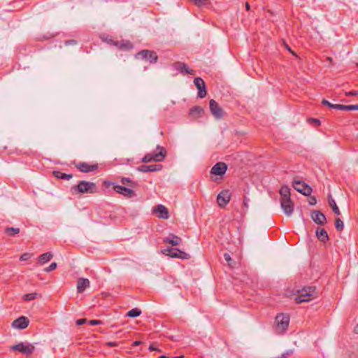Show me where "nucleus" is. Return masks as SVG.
Returning a JSON list of instances; mask_svg holds the SVG:
<instances>
[{"label":"nucleus","mask_w":358,"mask_h":358,"mask_svg":"<svg viewBox=\"0 0 358 358\" xmlns=\"http://www.w3.org/2000/svg\"><path fill=\"white\" fill-rule=\"evenodd\" d=\"M322 103L323 105L327 106L330 108H333V109H334V106H336V104L331 103H330L329 101H327L326 99H323L322 101Z\"/></svg>","instance_id":"41"},{"label":"nucleus","mask_w":358,"mask_h":358,"mask_svg":"<svg viewBox=\"0 0 358 358\" xmlns=\"http://www.w3.org/2000/svg\"><path fill=\"white\" fill-rule=\"evenodd\" d=\"M328 201H329V205L331 208L334 213L336 215H339L341 214L340 210H339L338 207L337 206L335 200L332 198L331 195H330V194L328 196Z\"/></svg>","instance_id":"29"},{"label":"nucleus","mask_w":358,"mask_h":358,"mask_svg":"<svg viewBox=\"0 0 358 358\" xmlns=\"http://www.w3.org/2000/svg\"><path fill=\"white\" fill-rule=\"evenodd\" d=\"M280 206L285 215H292L294 211V203L291 199H280Z\"/></svg>","instance_id":"12"},{"label":"nucleus","mask_w":358,"mask_h":358,"mask_svg":"<svg viewBox=\"0 0 358 358\" xmlns=\"http://www.w3.org/2000/svg\"><path fill=\"white\" fill-rule=\"evenodd\" d=\"M4 231L8 236H14L20 232V229L17 227H6Z\"/></svg>","instance_id":"32"},{"label":"nucleus","mask_w":358,"mask_h":358,"mask_svg":"<svg viewBox=\"0 0 358 358\" xmlns=\"http://www.w3.org/2000/svg\"><path fill=\"white\" fill-rule=\"evenodd\" d=\"M163 253L172 258L187 259L190 257L189 254L178 248H168L163 251Z\"/></svg>","instance_id":"8"},{"label":"nucleus","mask_w":358,"mask_h":358,"mask_svg":"<svg viewBox=\"0 0 358 358\" xmlns=\"http://www.w3.org/2000/svg\"><path fill=\"white\" fill-rule=\"evenodd\" d=\"M308 203L311 206H314L317 203V200H316V198L315 196H310L309 198V201H308Z\"/></svg>","instance_id":"45"},{"label":"nucleus","mask_w":358,"mask_h":358,"mask_svg":"<svg viewBox=\"0 0 358 358\" xmlns=\"http://www.w3.org/2000/svg\"><path fill=\"white\" fill-rule=\"evenodd\" d=\"M114 46L117 47L121 50H129L133 48V44L130 41L124 40L114 42Z\"/></svg>","instance_id":"22"},{"label":"nucleus","mask_w":358,"mask_h":358,"mask_svg":"<svg viewBox=\"0 0 358 358\" xmlns=\"http://www.w3.org/2000/svg\"><path fill=\"white\" fill-rule=\"evenodd\" d=\"M209 108L212 115L217 119H220L223 116V110L219 104L214 100L209 101Z\"/></svg>","instance_id":"11"},{"label":"nucleus","mask_w":358,"mask_h":358,"mask_svg":"<svg viewBox=\"0 0 358 358\" xmlns=\"http://www.w3.org/2000/svg\"><path fill=\"white\" fill-rule=\"evenodd\" d=\"M231 199V194L229 190H223L217 197V201L220 207L225 206Z\"/></svg>","instance_id":"15"},{"label":"nucleus","mask_w":358,"mask_h":358,"mask_svg":"<svg viewBox=\"0 0 358 358\" xmlns=\"http://www.w3.org/2000/svg\"><path fill=\"white\" fill-rule=\"evenodd\" d=\"M227 170V166L224 162L216 163L210 170V173L215 176H223Z\"/></svg>","instance_id":"13"},{"label":"nucleus","mask_w":358,"mask_h":358,"mask_svg":"<svg viewBox=\"0 0 358 358\" xmlns=\"http://www.w3.org/2000/svg\"><path fill=\"white\" fill-rule=\"evenodd\" d=\"M293 187L295 190L306 196L310 195L312 192V188L303 181L294 180Z\"/></svg>","instance_id":"9"},{"label":"nucleus","mask_w":358,"mask_h":358,"mask_svg":"<svg viewBox=\"0 0 358 358\" xmlns=\"http://www.w3.org/2000/svg\"><path fill=\"white\" fill-rule=\"evenodd\" d=\"M29 324V320L27 317L21 316L15 320L12 323V327L17 329H24Z\"/></svg>","instance_id":"16"},{"label":"nucleus","mask_w":358,"mask_h":358,"mask_svg":"<svg viewBox=\"0 0 358 358\" xmlns=\"http://www.w3.org/2000/svg\"><path fill=\"white\" fill-rule=\"evenodd\" d=\"M76 43H77V41H75V40H69V41H65V45H75Z\"/></svg>","instance_id":"46"},{"label":"nucleus","mask_w":358,"mask_h":358,"mask_svg":"<svg viewBox=\"0 0 358 358\" xmlns=\"http://www.w3.org/2000/svg\"><path fill=\"white\" fill-rule=\"evenodd\" d=\"M182 239L173 234H170L168 237L163 238V243H168L173 246L180 245Z\"/></svg>","instance_id":"20"},{"label":"nucleus","mask_w":358,"mask_h":358,"mask_svg":"<svg viewBox=\"0 0 358 358\" xmlns=\"http://www.w3.org/2000/svg\"><path fill=\"white\" fill-rule=\"evenodd\" d=\"M157 149L158 152L148 153L142 159L143 163H149L150 162H159L164 160L166 155V150L164 148L157 145Z\"/></svg>","instance_id":"3"},{"label":"nucleus","mask_w":358,"mask_h":358,"mask_svg":"<svg viewBox=\"0 0 358 358\" xmlns=\"http://www.w3.org/2000/svg\"><path fill=\"white\" fill-rule=\"evenodd\" d=\"M224 260L228 263L229 266H231V262H233V259H231V256L228 253L224 254Z\"/></svg>","instance_id":"39"},{"label":"nucleus","mask_w":358,"mask_h":358,"mask_svg":"<svg viewBox=\"0 0 358 358\" xmlns=\"http://www.w3.org/2000/svg\"><path fill=\"white\" fill-rule=\"evenodd\" d=\"M355 331L358 334V324L355 327Z\"/></svg>","instance_id":"54"},{"label":"nucleus","mask_w":358,"mask_h":358,"mask_svg":"<svg viewBox=\"0 0 358 358\" xmlns=\"http://www.w3.org/2000/svg\"><path fill=\"white\" fill-rule=\"evenodd\" d=\"M136 59H141L149 62L150 64H155L158 60V56L155 51L143 50L136 54Z\"/></svg>","instance_id":"6"},{"label":"nucleus","mask_w":358,"mask_h":358,"mask_svg":"<svg viewBox=\"0 0 358 358\" xmlns=\"http://www.w3.org/2000/svg\"><path fill=\"white\" fill-rule=\"evenodd\" d=\"M334 109L341 110H358V104H356V105L336 104V106H334Z\"/></svg>","instance_id":"26"},{"label":"nucleus","mask_w":358,"mask_h":358,"mask_svg":"<svg viewBox=\"0 0 358 358\" xmlns=\"http://www.w3.org/2000/svg\"><path fill=\"white\" fill-rule=\"evenodd\" d=\"M311 218L314 222L324 225L327 222V218L325 215L318 210H313L311 213Z\"/></svg>","instance_id":"18"},{"label":"nucleus","mask_w":358,"mask_h":358,"mask_svg":"<svg viewBox=\"0 0 358 358\" xmlns=\"http://www.w3.org/2000/svg\"><path fill=\"white\" fill-rule=\"evenodd\" d=\"M11 350L18 351L23 355L29 357L35 350V347L29 343L21 342L17 345H13L10 348Z\"/></svg>","instance_id":"7"},{"label":"nucleus","mask_w":358,"mask_h":358,"mask_svg":"<svg viewBox=\"0 0 358 358\" xmlns=\"http://www.w3.org/2000/svg\"><path fill=\"white\" fill-rule=\"evenodd\" d=\"M104 186L106 187L113 186V189L115 192L119 193L127 198H133L136 196L135 192L133 189L124 186L116 185L115 182L105 181Z\"/></svg>","instance_id":"4"},{"label":"nucleus","mask_w":358,"mask_h":358,"mask_svg":"<svg viewBox=\"0 0 358 358\" xmlns=\"http://www.w3.org/2000/svg\"><path fill=\"white\" fill-rule=\"evenodd\" d=\"M196 6L201 7L209 3V0H191Z\"/></svg>","instance_id":"35"},{"label":"nucleus","mask_w":358,"mask_h":358,"mask_svg":"<svg viewBox=\"0 0 358 358\" xmlns=\"http://www.w3.org/2000/svg\"><path fill=\"white\" fill-rule=\"evenodd\" d=\"M335 228L337 231H341L344 228L343 222L340 218H336L335 220Z\"/></svg>","instance_id":"34"},{"label":"nucleus","mask_w":358,"mask_h":358,"mask_svg":"<svg viewBox=\"0 0 358 358\" xmlns=\"http://www.w3.org/2000/svg\"><path fill=\"white\" fill-rule=\"evenodd\" d=\"M52 253L50 252L43 253L38 257V263L42 265L45 264V263L48 262L52 258Z\"/></svg>","instance_id":"28"},{"label":"nucleus","mask_w":358,"mask_h":358,"mask_svg":"<svg viewBox=\"0 0 358 358\" xmlns=\"http://www.w3.org/2000/svg\"><path fill=\"white\" fill-rule=\"evenodd\" d=\"M280 199H289L290 198V188L287 185H283L280 189Z\"/></svg>","instance_id":"27"},{"label":"nucleus","mask_w":358,"mask_h":358,"mask_svg":"<svg viewBox=\"0 0 358 358\" xmlns=\"http://www.w3.org/2000/svg\"><path fill=\"white\" fill-rule=\"evenodd\" d=\"M90 325L94 326V325H99L101 324L103 322L101 320H91L88 322Z\"/></svg>","instance_id":"40"},{"label":"nucleus","mask_w":358,"mask_h":358,"mask_svg":"<svg viewBox=\"0 0 358 358\" xmlns=\"http://www.w3.org/2000/svg\"><path fill=\"white\" fill-rule=\"evenodd\" d=\"M285 48H286V49H287L289 52H291L292 55H295V52H293V51L291 50V48H289V46L288 45H287V44H286V45H285Z\"/></svg>","instance_id":"51"},{"label":"nucleus","mask_w":358,"mask_h":358,"mask_svg":"<svg viewBox=\"0 0 358 358\" xmlns=\"http://www.w3.org/2000/svg\"><path fill=\"white\" fill-rule=\"evenodd\" d=\"M121 183L122 185H128V186L131 187H135L136 186H137V182L131 180L129 178H124V177L122 178H121Z\"/></svg>","instance_id":"31"},{"label":"nucleus","mask_w":358,"mask_h":358,"mask_svg":"<svg viewBox=\"0 0 358 358\" xmlns=\"http://www.w3.org/2000/svg\"><path fill=\"white\" fill-rule=\"evenodd\" d=\"M141 343H142L141 341H136L133 342L132 346H138V345H141Z\"/></svg>","instance_id":"50"},{"label":"nucleus","mask_w":358,"mask_h":358,"mask_svg":"<svg viewBox=\"0 0 358 358\" xmlns=\"http://www.w3.org/2000/svg\"><path fill=\"white\" fill-rule=\"evenodd\" d=\"M172 358H182V357H173Z\"/></svg>","instance_id":"56"},{"label":"nucleus","mask_w":358,"mask_h":358,"mask_svg":"<svg viewBox=\"0 0 358 358\" xmlns=\"http://www.w3.org/2000/svg\"><path fill=\"white\" fill-rule=\"evenodd\" d=\"M194 83L198 90V97L200 99L204 98L207 94L206 87L204 80L199 77L195 78L194 80Z\"/></svg>","instance_id":"10"},{"label":"nucleus","mask_w":358,"mask_h":358,"mask_svg":"<svg viewBox=\"0 0 358 358\" xmlns=\"http://www.w3.org/2000/svg\"><path fill=\"white\" fill-rule=\"evenodd\" d=\"M148 350L150 351H160V350L155 347L153 344L150 345Z\"/></svg>","instance_id":"48"},{"label":"nucleus","mask_w":358,"mask_h":358,"mask_svg":"<svg viewBox=\"0 0 358 358\" xmlns=\"http://www.w3.org/2000/svg\"><path fill=\"white\" fill-rule=\"evenodd\" d=\"M141 314V310L137 308L130 310L127 313V316L129 317H136Z\"/></svg>","instance_id":"33"},{"label":"nucleus","mask_w":358,"mask_h":358,"mask_svg":"<svg viewBox=\"0 0 358 358\" xmlns=\"http://www.w3.org/2000/svg\"><path fill=\"white\" fill-rule=\"evenodd\" d=\"M90 282L87 278H81L78 280L77 291L78 293H83L86 288L89 287Z\"/></svg>","instance_id":"21"},{"label":"nucleus","mask_w":358,"mask_h":358,"mask_svg":"<svg viewBox=\"0 0 358 358\" xmlns=\"http://www.w3.org/2000/svg\"><path fill=\"white\" fill-rule=\"evenodd\" d=\"M87 322V319L82 318V319L77 320L76 322V324L78 326H80V325L85 324Z\"/></svg>","instance_id":"44"},{"label":"nucleus","mask_w":358,"mask_h":358,"mask_svg":"<svg viewBox=\"0 0 358 358\" xmlns=\"http://www.w3.org/2000/svg\"><path fill=\"white\" fill-rule=\"evenodd\" d=\"M245 8H246V9H247L248 10H250V4H249L248 3H245Z\"/></svg>","instance_id":"53"},{"label":"nucleus","mask_w":358,"mask_h":358,"mask_svg":"<svg viewBox=\"0 0 358 358\" xmlns=\"http://www.w3.org/2000/svg\"><path fill=\"white\" fill-rule=\"evenodd\" d=\"M294 353L293 350H287L283 352L280 356L273 357V358H288L292 356Z\"/></svg>","instance_id":"36"},{"label":"nucleus","mask_w":358,"mask_h":358,"mask_svg":"<svg viewBox=\"0 0 358 358\" xmlns=\"http://www.w3.org/2000/svg\"><path fill=\"white\" fill-rule=\"evenodd\" d=\"M116 41H114L112 38H109L108 40H107L108 43L113 45H114V42H116Z\"/></svg>","instance_id":"52"},{"label":"nucleus","mask_w":358,"mask_h":358,"mask_svg":"<svg viewBox=\"0 0 358 358\" xmlns=\"http://www.w3.org/2000/svg\"><path fill=\"white\" fill-rule=\"evenodd\" d=\"M159 358H169V357H166V355H162L159 357Z\"/></svg>","instance_id":"55"},{"label":"nucleus","mask_w":358,"mask_h":358,"mask_svg":"<svg viewBox=\"0 0 358 358\" xmlns=\"http://www.w3.org/2000/svg\"><path fill=\"white\" fill-rule=\"evenodd\" d=\"M310 121L315 123L316 125L320 124V121L317 119L311 118L310 119Z\"/></svg>","instance_id":"49"},{"label":"nucleus","mask_w":358,"mask_h":358,"mask_svg":"<svg viewBox=\"0 0 358 358\" xmlns=\"http://www.w3.org/2000/svg\"><path fill=\"white\" fill-rule=\"evenodd\" d=\"M76 167L82 173H90L97 170L98 164H90L87 162H80L76 165Z\"/></svg>","instance_id":"14"},{"label":"nucleus","mask_w":358,"mask_h":358,"mask_svg":"<svg viewBox=\"0 0 358 358\" xmlns=\"http://www.w3.org/2000/svg\"><path fill=\"white\" fill-rule=\"evenodd\" d=\"M57 263L52 262L49 266L44 268V271L48 272V273L51 272V271H54L57 268Z\"/></svg>","instance_id":"38"},{"label":"nucleus","mask_w":358,"mask_h":358,"mask_svg":"<svg viewBox=\"0 0 358 358\" xmlns=\"http://www.w3.org/2000/svg\"><path fill=\"white\" fill-rule=\"evenodd\" d=\"M173 68L180 73L183 74H194V70L189 69V67L185 63L180 62H175L173 64Z\"/></svg>","instance_id":"17"},{"label":"nucleus","mask_w":358,"mask_h":358,"mask_svg":"<svg viewBox=\"0 0 358 358\" xmlns=\"http://www.w3.org/2000/svg\"><path fill=\"white\" fill-rule=\"evenodd\" d=\"M204 110L200 106H194L189 110V115L193 119H196L203 115Z\"/></svg>","instance_id":"24"},{"label":"nucleus","mask_w":358,"mask_h":358,"mask_svg":"<svg viewBox=\"0 0 358 358\" xmlns=\"http://www.w3.org/2000/svg\"><path fill=\"white\" fill-rule=\"evenodd\" d=\"M315 291V287H303L301 290L299 291V295L295 297V303L299 304L303 302L310 301L314 298V295L316 293Z\"/></svg>","instance_id":"2"},{"label":"nucleus","mask_w":358,"mask_h":358,"mask_svg":"<svg viewBox=\"0 0 358 358\" xmlns=\"http://www.w3.org/2000/svg\"><path fill=\"white\" fill-rule=\"evenodd\" d=\"M52 174L57 178L67 180H70L73 177L72 174H66L59 171H54Z\"/></svg>","instance_id":"30"},{"label":"nucleus","mask_w":358,"mask_h":358,"mask_svg":"<svg viewBox=\"0 0 358 358\" xmlns=\"http://www.w3.org/2000/svg\"><path fill=\"white\" fill-rule=\"evenodd\" d=\"M316 236L322 243H327L329 241V236L327 231L322 228L316 230Z\"/></svg>","instance_id":"25"},{"label":"nucleus","mask_w":358,"mask_h":358,"mask_svg":"<svg viewBox=\"0 0 358 358\" xmlns=\"http://www.w3.org/2000/svg\"><path fill=\"white\" fill-rule=\"evenodd\" d=\"M108 347H117L118 343L117 342H107L106 344Z\"/></svg>","instance_id":"47"},{"label":"nucleus","mask_w":358,"mask_h":358,"mask_svg":"<svg viewBox=\"0 0 358 358\" xmlns=\"http://www.w3.org/2000/svg\"><path fill=\"white\" fill-rule=\"evenodd\" d=\"M155 211L158 213V217L162 219H168L169 213L168 209L163 205H158Z\"/></svg>","instance_id":"23"},{"label":"nucleus","mask_w":358,"mask_h":358,"mask_svg":"<svg viewBox=\"0 0 358 358\" xmlns=\"http://www.w3.org/2000/svg\"><path fill=\"white\" fill-rule=\"evenodd\" d=\"M162 168V166L160 164H154V165H142L137 168V170L140 172L143 173H148V172H154L160 171Z\"/></svg>","instance_id":"19"},{"label":"nucleus","mask_w":358,"mask_h":358,"mask_svg":"<svg viewBox=\"0 0 358 358\" xmlns=\"http://www.w3.org/2000/svg\"><path fill=\"white\" fill-rule=\"evenodd\" d=\"M346 96H355L358 95V91L357 90H352L350 91L345 93Z\"/></svg>","instance_id":"43"},{"label":"nucleus","mask_w":358,"mask_h":358,"mask_svg":"<svg viewBox=\"0 0 358 358\" xmlns=\"http://www.w3.org/2000/svg\"><path fill=\"white\" fill-rule=\"evenodd\" d=\"M30 258V255L29 253H24L22 254L20 257V259L21 261H27Z\"/></svg>","instance_id":"42"},{"label":"nucleus","mask_w":358,"mask_h":358,"mask_svg":"<svg viewBox=\"0 0 358 358\" xmlns=\"http://www.w3.org/2000/svg\"><path fill=\"white\" fill-rule=\"evenodd\" d=\"M71 191L73 194H94L97 192L98 187L94 182L81 180L76 185L72 186Z\"/></svg>","instance_id":"1"},{"label":"nucleus","mask_w":358,"mask_h":358,"mask_svg":"<svg viewBox=\"0 0 358 358\" xmlns=\"http://www.w3.org/2000/svg\"><path fill=\"white\" fill-rule=\"evenodd\" d=\"M37 294L36 293H29L24 294L23 296V299L25 301H31L36 298Z\"/></svg>","instance_id":"37"},{"label":"nucleus","mask_w":358,"mask_h":358,"mask_svg":"<svg viewBox=\"0 0 358 358\" xmlns=\"http://www.w3.org/2000/svg\"><path fill=\"white\" fill-rule=\"evenodd\" d=\"M275 323L279 333H284L287 329L289 324V315L284 313L277 315L275 319Z\"/></svg>","instance_id":"5"}]
</instances>
